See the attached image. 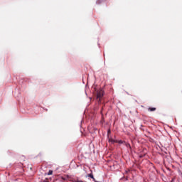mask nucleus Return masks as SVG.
Wrapping results in <instances>:
<instances>
[{
  "label": "nucleus",
  "mask_w": 182,
  "mask_h": 182,
  "mask_svg": "<svg viewBox=\"0 0 182 182\" xmlns=\"http://www.w3.org/2000/svg\"><path fill=\"white\" fill-rule=\"evenodd\" d=\"M124 144H125L126 147H129V149H132V146H130V144L125 142Z\"/></svg>",
  "instance_id": "obj_3"
},
{
  "label": "nucleus",
  "mask_w": 182,
  "mask_h": 182,
  "mask_svg": "<svg viewBox=\"0 0 182 182\" xmlns=\"http://www.w3.org/2000/svg\"><path fill=\"white\" fill-rule=\"evenodd\" d=\"M157 109L156 107H149L148 112H156Z\"/></svg>",
  "instance_id": "obj_2"
},
{
  "label": "nucleus",
  "mask_w": 182,
  "mask_h": 182,
  "mask_svg": "<svg viewBox=\"0 0 182 182\" xmlns=\"http://www.w3.org/2000/svg\"><path fill=\"white\" fill-rule=\"evenodd\" d=\"M109 141L112 143V144L117 143V141H116L114 139H109Z\"/></svg>",
  "instance_id": "obj_4"
},
{
  "label": "nucleus",
  "mask_w": 182,
  "mask_h": 182,
  "mask_svg": "<svg viewBox=\"0 0 182 182\" xmlns=\"http://www.w3.org/2000/svg\"><path fill=\"white\" fill-rule=\"evenodd\" d=\"M52 174H53V171L50 170V171H48V176H52Z\"/></svg>",
  "instance_id": "obj_5"
},
{
  "label": "nucleus",
  "mask_w": 182,
  "mask_h": 182,
  "mask_svg": "<svg viewBox=\"0 0 182 182\" xmlns=\"http://www.w3.org/2000/svg\"><path fill=\"white\" fill-rule=\"evenodd\" d=\"M93 181L96 182V179L94 178H92Z\"/></svg>",
  "instance_id": "obj_8"
},
{
  "label": "nucleus",
  "mask_w": 182,
  "mask_h": 182,
  "mask_svg": "<svg viewBox=\"0 0 182 182\" xmlns=\"http://www.w3.org/2000/svg\"><path fill=\"white\" fill-rule=\"evenodd\" d=\"M88 177H90V178H94V176H93L92 173L89 174Z\"/></svg>",
  "instance_id": "obj_7"
},
{
  "label": "nucleus",
  "mask_w": 182,
  "mask_h": 182,
  "mask_svg": "<svg viewBox=\"0 0 182 182\" xmlns=\"http://www.w3.org/2000/svg\"><path fill=\"white\" fill-rule=\"evenodd\" d=\"M117 143H119V144H123V143H126V142L124 141L119 140V141H117Z\"/></svg>",
  "instance_id": "obj_6"
},
{
  "label": "nucleus",
  "mask_w": 182,
  "mask_h": 182,
  "mask_svg": "<svg viewBox=\"0 0 182 182\" xmlns=\"http://www.w3.org/2000/svg\"><path fill=\"white\" fill-rule=\"evenodd\" d=\"M104 92L102 90H100L97 92V99L100 101L103 97Z\"/></svg>",
  "instance_id": "obj_1"
},
{
  "label": "nucleus",
  "mask_w": 182,
  "mask_h": 182,
  "mask_svg": "<svg viewBox=\"0 0 182 182\" xmlns=\"http://www.w3.org/2000/svg\"><path fill=\"white\" fill-rule=\"evenodd\" d=\"M108 133H110V130L108 131Z\"/></svg>",
  "instance_id": "obj_9"
}]
</instances>
